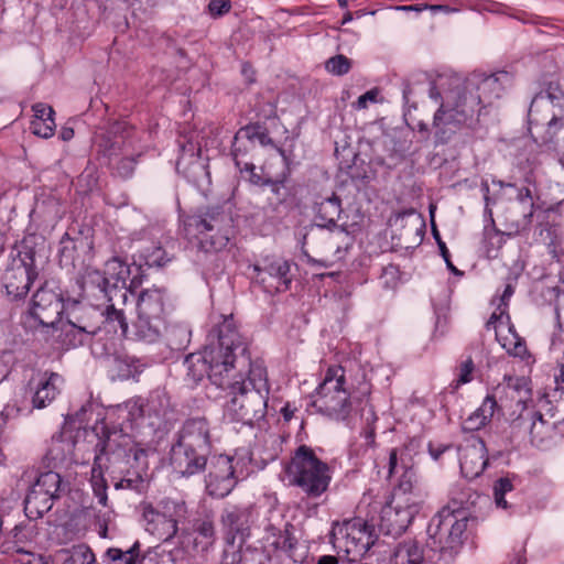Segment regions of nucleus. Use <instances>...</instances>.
I'll return each instance as SVG.
<instances>
[{
    "label": "nucleus",
    "instance_id": "nucleus-1",
    "mask_svg": "<svg viewBox=\"0 0 564 564\" xmlns=\"http://www.w3.org/2000/svg\"><path fill=\"white\" fill-rule=\"evenodd\" d=\"M248 360V346L237 330L234 318L226 317L209 335V343L202 354H192L185 359L186 381L198 384L205 376L217 388L228 382V376L236 364L245 367Z\"/></svg>",
    "mask_w": 564,
    "mask_h": 564
},
{
    "label": "nucleus",
    "instance_id": "nucleus-2",
    "mask_svg": "<svg viewBox=\"0 0 564 564\" xmlns=\"http://www.w3.org/2000/svg\"><path fill=\"white\" fill-rule=\"evenodd\" d=\"M511 76L501 70L495 74H473L466 83L464 91L447 96L434 113L433 127L436 134L452 132L462 126L471 128L475 113H479L480 105L490 106L499 99L505 89L511 85Z\"/></svg>",
    "mask_w": 564,
    "mask_h": 564
},
{
    "label": "nucleus",
    "instance_id": "nucleus-3",
    "mask_svg": "<svg viewBox=\"0 0 564 564\" xmlns=\"http://www.w3.org/2000/svg\"><path fill=\"white\" fill-rule=\"evenodd\" d=\"M249 366L248 377L236 373L228 376V382L220 387L227 391L224 415L231 422L252 426L264 419L268 405L269 384L267 370L260 362H251L250 357L245 362Z\"/></svg>",
    "mask_w": 564,
    "mask_h": 564
},
{
    "label": "nucleus",
    "instance_id": "nucleus-4",
    "mask_svg": "<svg viewBox=\"0 0 564 564\" xmlns=\"http://www.w3.org/2000/svg\"><path fill=\"white\" fill-rule=\"evenodd\" d=\"M185 237L204 253H217L229 243L232 219L221 206L197 208L183 220Z\"/></svg>",
    "mask_w": 564,
    "mask_h": 564
},
{
    "label": "nucleus",
    "instance_id": "nucleus-5",
    "mask_svg": "<svg viewBox=\"0 0 564 564\" xmlns=\"http://www.w3.org/2000/svg\"><path fill=\"white\" fill-rule=\"evenodd\" d=\"M528 118L535 142L555 143V135L564 132V89L560 83L550 82L533 97Z\"/></svg>",
    "mask_w": 564,
    "mask_h": 564
},
{
    "label": "nucleus",
    "instance_id": "nucleus-6",
    "mask_svg": "<svg viewBox=\"0 0 564 564\" xmlns=\"http://www.w3.org/2000/svg\"><path fill=\"white\" fill-rule=\"evenodd\" d=\"M289 486L299 487L308 498H318L327 491L332 471L307 445L299 446L284 467Z\"/></svg>",
    "mask_w": 564,
    "mask_h": 564
},
{
    "label": "nucleus",
    "instance_id": "nucleus-7",
    "mask_svg": "<svg viewBox=\"0 0 564 564\" xmlns=\"http://www.w3.org/2000/svg\"><path fill=\"white\" fill-rule=\"evenodd\" d=\"M466 510L454 506L444 507L434 516L427 527V545L440 552L445 562H451L458 554L463 544V534L467 529Z\"/></svg>",
    "mask_w": 564,
    "mask_h": 564
},
{
    "label": "nucleus",
    "instance_id": "nucleus-8",
    "mask_svg": "<svg viewBox=\"0 0 564 564\" xmlns=\"http://www.w3.org/2000/svg\"><path fill=\"white\" fill-rule=\"evenodd\" d=\"M94 431L98 440L95 446L94 473L97 469L101 471L106 466L102 462L104 457H106V460L127 459L128 464L132 458L139 465L147 466V452L137 447L133 437L123 432L121 426L110 425L101 421L96 424Z\"/></svg>",
    "mask_w": 564,
    "mask_h": 564
},
{
    "label": "nucleus",
    "instance_id": "nucleus-9",
    "mask_svg": "<svg viewBox=\"0 0 564 564\" xmlns=\"http://www.w3.org/2000/svg\"><path fill=\"white\" fill-rule=\"evenodd\" d=\"M345 383V370L341 367L328 368L313 401L316 410L337 421L347 420L352 410V403Z\"/></svg>",
    "mask_w": 564,
    "mask_h": 564
},
{
    "label": "nucleus",
    "instance_id": "nucleus-10",
    "mask_svg": "<svg viewBox=\"0 0 564 564\" xmlns=\"http://www.w3.org/2000/svg\"><path fill=\"white\" fill-rule=\"evenodd\" d=\"M377 540L376 524L360 517L334 523L330 532L334 547L344 551L351 561L364 556Z\"/></svg>",
    "mask_w": 564,
    "mask_h": 564
},
{
    "label": "nucleus",
    "instance_id": "nucleus-11",
    "mask_svg": "<svg viewBox=\"0 0 564 564\" xmlns=\"http://www.w3.org/2000/svg\"><path fill=\"white\" fill-rule=\"evenodd\" d=\"M166 294L164 289L151 288L141 291L137 301V319L133 334L139 340L156 341L164 327V307Z\"/></svg>",
    "mask_w": 564,
    "mask_h": 564
},
{
    "label": "nucleus",
    "instance_id": "nucleus-12",
    "mask_svg": "<svg viewBox=\"0 0 564 564\" xmlns=\"http://www.w3.org/2000/svg\"><path fill=\"white\" fill-rule=\"evenodd\" d=\"M412 445L413 442L411 441L408 445L393 448L390 452L389 477L401 473L398 484L393 488L391 498L400 503H416L419 507H422L425 494L413 469L412 458L409 453L410 446Z\"/></svg>",
    "mask_w": 564,
    "mask_h": 564
},
{
    "label": "nucleus",
    "instance_id": "nucleus-13",
    "mask_svg": "<svg viewBox=\"0 0 564 564\" xmlns=\"http://www.w3.org/2000/svg\"><path fill=\"white\" fill-rule=\"evenodd\" d=\"M129 275L130 267L119 257H113L106 262L104 272L87 271L84 276V285L98 289L107 300L127 302L129 295H133L130 288L127 286Z\"/></svg>",
    "mask_w": 564,
    "mask_h": 564
},
{
    "label": "nucleus",
    "instance_id": "nucleus-14",
    "mask_svg": "<svg viewBox=\"0 0 564 564\" xmlns=\"http://www.w3.org/2000/svg\"><path fill=\"white\" fill-rule=\"evenodd\" d=\"M141 511L145 530L159 540L167 542L176 535L178 519L185 516L186 507L184 502L164 499L158 508L151 503H142Z\"/></svg>",
    "mask_w": 564,
    "mask_h": 564
},
{
    "label": "nucleus",
    "instance_id": "nucleus-15",
    "mask_svg": "<svg viewBox=\"0 0 564 564\" xmlns=\"http://www.w3.org/2000/svg\"><path fill=\"white\" fill-rule=\"evenodd\" d=\"M11 262L4 272V284L7 295L12 300H21L24 297L36 275L34 272L33 254L31 251L13 248L10 252Z\"/></svg>",
    "mask_w": 564,
    "mask_h": 564
},
{
    "label": "nucleus",
    "instance_id": "nucleus-16",
    "mask_svg": "<svg viewBox=\"0 0 564 564\" xmlns=\"http://www.w3.org/2000/svg\"><path fill=\"white\" fill-rule=\"evenodd\" d=\"M126 409L132 420L147 417L149 425L161 427L173 412L171 398L165 389H154L145 399L138 398L126 402Z\"/></svg>",
    "mask_w": 564,
    "mask_h": 564
},
{
    "label": "nucleus",
    "instance_id": "nucleus-17",
    "mask_svg": "<svg viewBox=\"0 0 564 564\" xmlns=\"http://www.w3.org/2000/svg\"><path fill=\"white\" fill-rule=\"evenodd\" d=\"M422 507L416 503H400L391 498L380 510L378 530L393 538L403 534Z\"/></svg>",
    "mask_w": 564,
    "mask_h": 564
},
{
    "label": "nucleus",
    "instance_id": "nucleus-18",
    "mask_svg": "<svg viewBox=\"0 0 564 564\" xmlns=\"http://www.w3.org/2000/svg\"><path fill=\"white\" fill-rule=\"evenodd\" d=\"M133 129L126 121H115L109 124L106 131L97 134L96 145L98 152L108 160L118 158L119 154H127L133 145Z\"/></svg>",
    "mask_w": 564,
    "mask_h": 564
},
{
    "label": "nucleus",
    "instance_id": "nucleus-19",
    "mask_svg": "<svg viewBox=\"0 0 564 564\" xmlns=\"http://www.w3.org/2000/svg\"><path fill=\"white\" fill-rule=\"evenodd\" d=\"M63 310L61 294L43 286L33 294L29 313L40 325L54 327L59 322Z\"/></svg>",
    "mask_w": 564,
    "mask_h": 564
},
{
    "label": "nucleus",
    "instance_id": "nucleus-20",
    "mask_svg": "<svg viewBox=\"0 0 564 564\" xmlns=\"http://www.w3.org/2000/svg\"><path fill=\"white\" fill-rule=\"evenodd\" d=\"M254 281L261 284L265 292H285L290 289L292 278L291 265L286 260L275 259L264 265H254Z\"/></svg>",
    "mask_w": 564,
    "mask_h": 564
},
{
    "label": "nucleus",
    "instance_id": "nucleus-21",
    "mask_svg": "<svg viewBox=\"0 0 564 564\" xmlns=\"http://www.w3.org/2000/svg\"><path fill=\"white\" fill-rule=\"evenodd\" d=\"M174 444L182 445L186 449L194 448L210 454V430L207 420L205 417L187 419L177 432Z\"/></svg>",
    "mask_w": 564,
    "mask_h": 564
},
{
    "label": "nucleus",
    "instance_id": "nucleus-22",
    "mask_svg": "<svg viewBox=\"0 0 564 564\" xmlns=\"http://www.w3.org/2000/svg\"><path fill=\"white\" fill-rule=\"evenodd\" d=\"M458 452L463 476L469 480L479 477L488 464L485 442L480 437L471 436L466 445L458 447Z\"/></svg>",
    "mask_w": 564,
    "mask_h": 564
},
{
    "label": "nucleus",
    "instance_id": "nucleus-23",
    "mask_svg": "<svg viewBox=\"0 0 564 564\" xmlns=\"http://www.w3.org/2000/svg\"><path fill=\"white\" fill-rule=\"evenodd\" d=\"M209 453L197 449H186L182 445L173 444L170 462L173 469L182 476H192L205 470Z\"/></svg>",
    "mask_w": 564,
    "mask_h": 564
},
{
    "label": "nucleus",
    "instance_id": "nucleus-24",
    "mask_svg": "<svg viewBox=\"0 0 564 564\" xmlns=\"http://www.w3.org/2000/svg\"><path fill=\"white\" fill-rule=\"evenodd\" d=\"M250 518V507L228 505L221 512L220 521L227 536L235 540L237 534L242 538L248 534Z\"/></svg>",
    "mask_w": 564,
    "mask_h": 564
},
{
    "label": "nucleus",
    "instance_id": "nucleus-25",
    "mask_svg": "<svg viewBox=\"0 0 564 564\" xmlns=\"http://www.w3.org/2000/svg\"><path fill=\"white\" fill-rule=\"evenodd\" d=\"M254 133L257 132L252 127H243L236 133L234 138L231 144V155L236 166L241 171L256 169L252 162L246 160L248 154L256 150Z\"/></svg>",
    "mask_w": 564,
    "mask_h": 564
},
{
    "label": "nucleus",
    "instance_id": "nucleus-26",
    "mask_svg": "<svg viewBox=\"0 0 564 564\" xmlns=\"http://www.w3.org/2000/svg\"><path fill=\"white\" fill-rule=\"evenodd\" d=\"M62 382L63 378L56 372H44L39 376L32 398L33 408L43 409L47 406L59 393Z\"/></svg>",
    "mask_w": 564,
    "mask_h": 564
},
{
    "label": "nucleus",
    "instance_id": "nucleus-27",
    "mask_svg": "<svg viewBox=\"0 0 564 564\" xmlns=\"http://www.w3.org/2000/svg\"><path fill=\"white\" fill-rule=\"evenodd\" d=\"M248 475L246 463L242 457L219 455L214 457L209 464L207 476L242 479Z\"/></svg>",
    "mask_w": 564,
    "mask_h": 564
},
{
    "label": "nucleus",
    "instance_id": "nucleus-28",
    "mask_svg": "<svg viewBox=\"0 0 564 564\" xmlns=\"http://www.w3.org/2000/svg\"><path fill=\"white\" fill-rule=\"evenodd\" d=\"M534 214L527 212L521 205H509L503 213V235L513 237L531 227Z\"/></svg>",
    "mask_w": 564,
    "mask_h": 564
},
{
    "label": "nucleus",
    "instance_id": "nucleus-29",
    "mask_svg": "<svg viewBox=\"0 0 564 564\" xmlns=\"http://www.w3.org/2000/svg\"><path fill=\"white\" fill-rule=\"evenodd\" d=\"M33 530L28 524H17L9 535L2 542V553L10 556L20 554L31 556V553L25 549L26 544L31 541Z\"/></svg>",
    "mask_w": 564,
    "mask_h": 564
},
{
    "label": "nucleus",
    "instance_id": "nucleus-30",
    "mask_svg": "<svg viewBox=\"0 0 564 564\" xmlns=\"http://www.w3.org/2000/svg\"><path fill=\"white\" fill-rule=\"evenodd\" d=\"M108 305L102 312V325L108 333L120 334L126 337L128 335L129 325L128 319L121 307L127 302H116L115 300H107Z\"/></svg>",
    "mask_w": 564,
    "mask_h": 564
},
{
    "label": "nucleus",
    "instance_id": "nucleus-31",
    "mask_svg": "<svg viewBox=\"0 0 564 564\" xmlns=\"http://www.w3.org/2000/svg\"><path fill=\"white\" fill-rule=\"evenodd\" d=\"M316 226L321 228L336 227V220L339 218L341 209L340 198L333 194L324 198L314 206Z\"/></svg>",
    "mask_w": 564,
    "mask_h": 564
},
{
    "label": "nucleus",
    "instance_id": "nucleus-32",
    "mask_svg": "<svg viewBox=\"0 0 564 564\" xmlns=\"http://www.w3.org/2000/svg\"><path fill=\"white\" fill-rule=\"evenodd\" d=\"M56 500L51 494H46L43 489L32 486L24 499V511L28 518L42 517L50 511L53 502Z\"/></svg>",
    "mask_w": 564,
    "mask_h": 564
},
{
    "label": "nucleus",
    "instance_id": "nucleus-33",
    "mask_svg": "<svg viewBox=\"0 0 564 564\" xmlns=\"http://www.w3.org/2000/svg\"><path fill=\"white\" fill-rule=\"evenodd\" d=\"M144 556L141 554V543L135 541L127 550L109 547L102 555L105 564H142Z\"/></svg>",
    "mask_w": 564,
    "mask_h": 564
},
{
    "label": "nucleus",
    "instance_id": "nucleus-34",
    "mask_svg": "<svg viewBox=\"0 0 564 564\" xmlns=\"http://www.w3.org/2000/svg\"><path fill=\"white\" fill-rule=\"evenodd\" d=\"M391 564H426L423 549L415 541L399 543L391 556Z\"/></svg>",
    "mask_w": 564,
    "mask_h": 564
},
{
    "label": "nucleus",
    "instance_id": "nucleus-35",
    "mask_svg": "<svg viewBox=\"0 0 564 564\" xmlns=\"http://www.w3.org/2000/svg\"><path fill=\"white\" fill-rule=\"evenodd\" d=\"M497 402L491 395H487L481 405L473 412L463 423L464 431H478L492 417Z\"/></svg>",
    "mask_w": 564,
    "mask_h": 564
},
{
    "label": "nucleus",
    "instance_id": "nucleus-36",
    "mask_svg": "<svg viewBox=\"0 0 564 564\" xmlns=\"http://www.w3.org/2000/svg\"><path fill=\"white\" fill-rule=\"evenodd\" d=\"M194 546L206 551L216 540L214 522L210 519H197L193 524Z\"/></svg>",
    "mask_w": 564,
    "mask_h": 564
},
{
    "label": "nucleus",
    "instance_id": "nucleus-37",
    "mask_svg": "<svg viewBox=\"0 0 564 564\" xmlns=\"http://www.w3.org/2000/svg\"><path fill=\"white\" fill-rule=\"evenodd\" d=\"M540 236L547 245L549 253L552 258L557 262L562 261L564 249L562 248L563 235L560 228L554 225H547L545 228H541Z\"/></svg>",
    "mask_w": 564,
    "mask_h": 564
},
{
    "label": "nucleus",
    "instance_id": "nucleus-38",
    "mask_svg": "<svg viewBox=\"0 0 564 564\" xmlns=\"http://www.w3.org/2000/svg\"><path fill=\"white\" fill-rule=\"evenodd\" d=\"M239 479L207 476L205 477V488L208 496L221 499L228 496L236 487Z\"/></svg>",
    "mask_w": 564,
    "mask_h": 564
},
{
    "label": "nucleus",
    "instance_id": "nucleus-39",
    "mask_svg": "<svg viewBox=\"0 0 564 564\" xmlns=\"http://www.w3.org/2000/svg\"><path fill=\"white\" fill-rule=\"evenodd\" d=\"M165 329L166 343L173 350L185 349L189 343L191 330L182 324H172L163 327Z\"/></svg>",
    "mask_w": 564,
    "mask_h": 564
},
{
    "label": "nucleus",
    "instance_id": "nucleus-40",
    "mask_svg": "<svg viewBox=\"0 0 564 564\" xmlns=\"http://www.w3.org/2000/svg\"><path fill=\"white\" fill-rule=\"evenodd\" d=\"M32 486L43 489L44 492L51 494L56 499L65 491L59 474L52 470L42 473Z\"/></svg>",
    "mask_w": 564,
    "mask_h": 564
},
{
    "label": "nucleus",
    "instance_id": "nucleus-41",
    "mask_svg": "<svg viewBox=\"0 0 564 564\" xmlns=\"http://www.w3.org/2000/svg\"><path fill=\"white\" fill-rule=\"evenodd\" d=\"M137 465L139 467L138 470L128 469L123 476L113 484L116 489H130L139 494L145 491L148 484L141 471L145 466L139 465L138 463Z\"/></svg>",
    "mask_w": 564,
    "mask_h": 564
},
{
    "label": "nucleus",
    "instance_id": "nucleus-42",
    "mask_svg": "<svg viewBox=\"0 0 564 564\" xmlns=\"http://www.w3.org/2000/svg\"><path fill=\"white\" fill-rule=\"evenodd\" d=\"M273 545L276 550L284 552L290 558L295 562L294 551L297 545V539L294 535V527L286 523L284 529L280 532Z\"/></svg>",
    "mask_w": 564,
    "mask_h": 564
},
{
    "label": "nucleus",
    "instance_id": "nucleus-43",
    "mask_svg": "<svg viewBox=\"0 0 564 564\" xmlns=\"http://www.w3.org/2000/svg\"><path fill=\"white\" fill-rule=\"evenodd\" d=\"M141 153H138L137 156L129 155L128 153L124 156L118 159H112L108 163L112 170V173L120 178H129L133 175L137 158H140Z\"/></svg>",
    "mask_w": 564,
    "mask_h": 564
},
{
    "label": "nucleus",
    "instance_id": "nucleus-44",
    "mask_svg": "<svg viewBox=\"0 0 564 564\" xmlns=\"http://www.w3.org/2000/svg\"><path fill=\"white\" fill-rule=\"evenodd\" d=\"M66 327H67V329L63 328V332H65L64 343L72 347L83 345L85 341L86 335H89V334L95 335L98 333V330H100V327L88 329L87 327H84V326H77L72 322H68L66 324Z\"/></svg>",
    "mask_w": 564,
    "mask_h": 564
},
{
    "label": "nucleus",
    "instance_id": "nucleus-45",
    "mask_svg": "<svg viewBox=\"0 0 564 564\" xmlns=\"http://www.w3.org/2000/svg\"><path fill=\"white\" fill-rule=\"evenodd\" d=\"M529 416L532 421L530 426L531 442L535 445H541L549 434L547 422L540 412L532 411L529 413Z\"/></svg>",
    "mask_w": 564,
    "mask_h": 564
},
{
    "label": "nucleus",
    "instance_id": "nucleus-46",
    "mask_svg": "<svg viewBox=\"0 0 564 564\" xmlns=\"http://www.w3.org/2000/svg\"><path fill=\"white\" fill-rule=\"evenodd\" d=\"M278 555L265 549L247 546L243 564H278Z\"/></svg>",
    "mask_w": 564,
    "mask_h": 564
},
{
    "label": "nucleus",
    "instance_id": "nucleus-47",
    "mask_svg": "<svg viewBox=\"0 0 564 564\" xmlns=\"http://www.w3.org/2000/svg\"><path fill=\"white\" fill-rule=\"evenodd\" d=\"M180 149H181V155L177 160V169L184 162H188L191 164H194L197 169H199L206 175L208 174L205 171V166L199 162L200 149L196 144H194L193 142H188L186 144H181Z\"/></svg>",
    "mask_w": 564,
    "mask_h": 564
},
{
    "label": "nucleus",
    "instance_id": "nucleus-48",
    "mask_svg": "<svg viewBox=\"0 0 564 564\" xmlns=\"http://www.w3.org/2000/svg\"><path fill=\"white\" fill-rule=\"evenodd\" d=\"M512 479L510 477H501L494 484V498L497 507L507 509L508 502L506 495L513 490Z\"/></svg>",
    "mask_w": 564,
    "mask_h": 564
},
{
    "label": "nucleus",
    "instance_id": "nucleus-49",
    "mask_svg": "<svg viewBox=\"0 0 564 564\" xmlns=\"http://www.w3.org/2000/svg\"><path fill=\"white\" fill-rule=\"evenodd\" d=\"M227 545L223 551L221 555V564H243L245 561V550H241V546L235 545V540L226 536Z\"/></svg>",
    "mask_w": 564,
    "mask_h": 564
},
{
    "label": "nucleus",
    "instance_id": "nucleus-50",
    "mask_svg": "<svg viewBox=\"0 0 564 564\" xmlns=\"http://www.w3.org/2000/svg\"><path fill=\"white\" fill-rule=\"evenodd\" d=\"M325 67L327 72L336 76H343L347 74L351 68V61L343 55L338 54L327 59Z\"/></svg>",
    "mask_w": 564,
    "mask_h": 564
},
{
    "label": "nucleus",
    "instance_id": "nucleus-51",
    "mask_svg": "<svg viewBox=\"0 0 564 564\" xmlns=\"http://www.w3.org/2000/svg\"><path fill=\"white\" fill-rule=\"evenodd\" d=\"M143 258L147 265L156 268L164 267L171 260L167 257L166 251L163 250L160 246L147 249L143 253Z\"/></svg>",
    "mask_w": 564,
    "mask_h": 564
},
{
    "label": "nucleus",
    "instance_id": "nucleus-52",
    "mask_svg": "<svg viewBox=\"0 0 564 564\" xmlns=\"http://www.w3.org/2000/svg\"><path fill=\"white\" fill-rule=\"evenodd\" d=\"M508 388L513 392L518 393V403L524 404L527 400H530L531 389L529 387L528 379L524 377L510 378Z\"/></svg>",
    "mask_w": 564,
    "mask_h": 564
},
{
    "label": "nucleus",
    "instance_id": "nucleus-53",
    "mask_svg": "<svg viewBox=\"0 0 564 564\" xmlns=\"http://www.w3.org/2000/svg\"><path fill=\"white\" fill-rule=\"evenodd\" d=\"M379 280L383 288L393 290L398 286L400 281V270L394 264H388L382 268Z\"/></svg>",
    "mask_w": 564,
    "mask_h": 564
},
{
    "label": "nucleus",
    "instance_id": "nucleus-54",
    "mask_svg": "<svg viewBox=\"0 0 564 564\" xmlns=\"http://www.w3.org/2000/svg\"><path fill=\"white\" fill-rule=\"evenodd\" d=\"M55 121L54 120H32L31 121V130L34 134L47 139L54 134L55 131Z\"/></svg>",
    "mask_w": 564,
    "mask_h": 564
},
{
    "label": "nucleus",
    "instance_id": "nucleus-55",
    "mask_svg": "<svg viewBox=\"0 0 564 564\" xmlns=\"http://www.w3.org/2000/svg\"><path fill=\"white\" fill-rule=\"evenodd\" d=\"M510 205H521L527 212L535 213V205L533 203L532 193L528 187L518 189L517 198Z\"/></svg>",
    "mask_w": 564,
    "mask_h": 564
},
{
    "label": "nucleus",
    "instance_id": "nucleus-56",
    "mask_svg": "<svg viewBox=\"0 0 564 564\" xmlns=\"http://www.w3.org/2000/svg\"><path fill=\"white\" fill-rule=\"evenodd\" d=\"M546 148V150L554 152L558 163L564 167V132L555 135V143L538 142Z\"/></svg>",
    "mask_w": 564,
    "mask_h": 564
},
{
    "label": "nucleus",
    "instance_id": "nucleus-57",
    "mask_svg": "<svg viewBox=\"0 0 564 564\" xmlns=\"http://www.w3.org/2000/svg\"><path fill=\"white\" fill-rule=\"evenodd\" d=\"M475 369L474 361L469 356L458 367L457 386L468 383L473 380V372Z\"/></svg>",
    "mask_w": 564,
    "mask_h": 564
},
{
    "label": "nucleus",
    "instance_id": "nucleus-58",
    "mask_svg": "<svg viewBox=\"0 0 564 564\" xmlns=\"http://www.w3.org/2000/svg\"><path fill=\"white\" fill-rule=\"evenodd\" d=\"M32 110L34 112V119L33 120H54L53 116H54V109L46 105V104H42V102H39V104H35L33 105L32 107Z\"/></svg>",
    "mask_w": 564,
    "mask_h": 564
},
{
    "label": "nucleus",
    "instance_id": "nucleus-59",
    "mask_svg": "<svg viewBox=\"0 0 564 564\" xmlns=\"http://www.w3.org/2000/svg\"><path fill=\"white\" fill-rule=\"evenodd\" d=\"M380 90L378 88H372L366 91L364 95L359 96L357 101L354 104V107L358 110L366 109L368 107V102H378V96Z\"/></svg>",
    "mask_w": 564,
    "mask_h": 564
},
{
    "label": "nucleus",
    "instance_id": "nucleus-60",
    "mask_svg": "<svg viewBox=\"0 0 564 564\" xmlns=\"http://www.w3.org/2000/svg\"><path fill=\"white\" fill-rule=\"evenodd\" d=\"M230 0H210L208 4L209 12L213 17H220L230 10Z\"/></svg>",
    "mask_w": 564,
    "mask_h": 564
},
{
    "label": "nucleus",
    "instance_id": "nucleus-61",
    "mask_svg": "<svg viewBox=\"0 0 564 564\" xmlns=\"http://www.w3.org/2000/svg\"><path fill=\"white\" fill-rule=\"evenodd\" d=\"M94 494L98 499V502L102 506H107L108 497H107V485L104 478H99L94 480L93 482Z\"/></svg>",
    "mask_w": 564,
    "mask_h": 564
},
{
    "label": "nucleus",
    "instance_id": "nucleus-62",
    "mask_svg": "<svg viewBox=\"0 0 564 564\" xmlns=\"http://www.w3.org/2000/svg\"><path fill=\"white\" fill-rule=\"evenodd\" d=\"M434 236H435V238H436V240H437V245H438V248H440V251H441V256L443 257L444 261L446 262L447 268H448L452 272H454V273H456V274L460 273V272L456 269V267L452 263V261H451V256H449V251H448V249H447V247H446L445 242L441 240V238H440V236H438V234H437V231H436V230H434Z\"/></svg>",
    "mask_w": 564,
    "mask_h": 564
},
{
    "label": "nucleus",
    "instance_id": "nucleus-63",
    "mask_svg": "<svg viewBox=\"0 0 564 564\" xmlns=\"http://www.w3.org/2000/svg\"><path fill=\"white\" fill-rule=\"evenodd\" d=\"M507 315V307L497 304L495 311L490 315L489 319L486 322V328L490 330L491 328L496 329V325L501 318Z\"/></svg>",
    "mask_w": 564,
    "mask_h": 564
},
{
    "label": "nucleus",
    "instance_id": "nucleus-64",
    "mask_svg": "<svg viewBox=\"0 0 564 564\" xmlns=\"http://www.w3.org/2000/svg\"><path fill=\"white\" fill-rule=\"evenodd\" d=\"M249 127H252L257 133H254V143L259 142L260 145H268L272 144L273 141L270 138V135L267 133V131L259 124H250Z\"/></svg>",
    "mask_w": 564,
    "mask_h": 564
}]
</instances>
